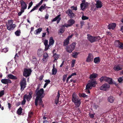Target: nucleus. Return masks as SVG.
I'll return each instance as SVG.
<instances>
[{
  "label": "nucleus",
  "instance_id": "f257e3e1",
  "mask_svg": "<svg viewBox=\"0 0 123 123\" xmlns=\"http://www.w3.org/2000/svg\"><path fill=\"white\" fill-rule=\"evenodd\" d=\"M44 92V90L43 88H41L37 91H35V93L36 97L35 100V103L36 106H37L38 105L42 106V107H44V105L43 103L42 99L44 97L43 95Z\"/></svg>",
  "mask_w": 123,
  "mask_h": 123
},
{
  "label": "nucleus",
  "instance_id": "f03ea898",
  "mask_svg": "<svg viewBox=\"0 0 123 123\" xmlns=\"http://www.w3.org/2000/svg\"><path fill=\"white\" fill-rule=\"evenodd\" d=\"M13 20H9L6 24V27L8 30L11 31L14 30L16 26V25L13 24Z\"/></svg>",
  "mask_w": 123,
  "mask_h": 123
},
{
  "label": "nucleus",
  "instance_id": "7ed1b4c3",
  "mask_svg": "<svg viewBox=\"0 0 123 123\" xmlns=\"http://www.w3.org/2000/svg\"><path fill=\"white\" fill-rule=\"evenodd\" d=\"M72 101L74 103L75 105L77 107H79L81 104L80 99L78 97L76 96V95L73 93L72 95Z\"/></svg>",
  "mask_w": 123,
  "mask_h": 123
},
{
  "label": "nucleus",
  "instance_id": "20e7f679",
  "mask_svg": "<svg viewBox=\"0 0 123 123\" xmlns=\"http://www.w3.org/2000/svg\"><path fill=\"white\" fill-rule=\"evenodd\" d=\"M97 84V82L96 80L93 79L90 80L89 81V83L86 84V89H91L92 87H95Z\"/></svg>",
  "mask_w": 123,
  "mask_h": 123
},
{
  "label": "nucleus",
  "instance_id": "39448f33",
  "mask_svg": "<svg viewBox=\"0 0 123 123\" xmlns=\"http://www.w3.org/2000/svg\"><path fill=\"white\" fill-rule=\"evenodd\" d=\"M87 36L88 40L92 43L98 41L100 39V37L98 36L95 37L91 36H89L88 34H87Z\"/></svg>",
  "mask_w": 123,
  "mask_h": 123
},
{
  "label": "nucleus",
  "instance_id": "423d86ee",
  "mask_svg": "<svg viewBox=\"0 0 123 123\" xmlns=\"http://www.w3.org/2000/svg\"><path fill=\"white\" fill-rule=\"evenodd\" d=\"M75 45V43H73L70 45L67 46L66 48V51L69 53H71L74 49Z\"/></svg>",
  "mask_w": 123,
  "mask_h": 123
},
{
  "label": "nucleus",
  "instance_id": "0eeeda50",
  "mask_svg": "<svg viewBox=\"0 0 123 123\" xmlns=\"http://www.w3.org/2000/svg\"><path fill=\"white\" fill-rule=\"evenodd\" d=\"M20 90L22 91L25 88L26 85V79L25 78H23L21 80L20 82Z\"/></svg>",
  "mask_w": 123,
  "mask_h": 123
},
{
  "label": "nucleus",
  "instance_id": "6e6552de",
  "mask_svg": "<svg viewBox=\"0 0 123 123\" xmlns=\"http://www.w3.org/2000/svg\"><path fill=\"white\" fill-rule=\"evenodd\" d=\"M32 72L31 69L25 68L24 69L23 73V76L26 77L29 76Z\"/></svg>",
  "mask_w": 123,
  "mask_h": 123
},
{
  "label": "nucleus",
  "instance_id": "1a4fd4ad",
  "mask_svg": "<svg viewBox=\"0 0 123 123\" xmlns=\"http://www.w3.org/2000/svg\"><path fill=\"white\" fill-rule=\"evenodd\" d=\"M116 47L121 49H123V43L121 42L119 40H117L115 43Z\"/></svg>",
  "mask_w": 123,
  "mask_h": 123
},
{
  "label": "nucleus",
  "instance_id": "9d476101",
  "mask_svg": "<svg viewBox=\"0 0 123 123\" xmlns=\"http://www.w3.org/2000/svg\"><path fill=\"white\" fill-rule=\"evenodd\" d=\"M66 13L68 14L69 17L71 18H73L75 16V14L73 13L72 11L70 9H69L67 11Z\"/></svg>",
  "mask_w": 123,
  "mask_h": 123
},
{
  "label": "nucleus",
  "instance_id": "9b49d317",
  "mask_svg": "<svg viewBox=\"0 0 123 123\" xmlns=\"http://www.w3.org/2000/svg\"><path fill=\"white\" fill-rule=\"evenodd\" d=\"M110 87V85L108 84L105 83L103 84L100 87V90L106 91Z\"/></svg>",
  "mask_w": 123,
  "mask_h": 123
},
{
  "label": "nucleus",
  "instance_id": "f8f14e48",
  "mask_svg": "<svg viewBox=\"0 0 123 123\" xmlns=\"http://www.w3.org/2000/svg\"><path fill=\"white\" fill-rule=\"evenodd\" d=\"M93 56L92 54L91 53H89L86 59V61L87 62H91L93 60Z\"/></svg>",
  "mask_w": 123,
  "mask_h": 123
},
{
  "label": "nucleus",
  "instance_id": "ddd939ff",
  "mask_svg": "<svg viewBox=\"0 0 123 123\" xmlns=\"http://www.w3.org/2000/svg\"><path fill=\"white\" fill-rule=\"evenodd\" d=\"M20 2L21 6V9L23 10H24L26 9L27 5L26 3L23 0H20Z\"/></svg>",
  "mask_w": 123,
  "mask_h": 123
},
{
  "label": "nucleus",
  "instance_id": "4468645a",
  "mask_svg": "<svg viewBox=\"0 0 123 123\" xmlns=\"http://www.w3.org/2000/svg\"><path fill=\"white\" fill-rule=\"evenodd\" d=\"M32 92H29L28 95H27L26 94H25L23 97L25 99H26L28 101H29L32 98Z\"/></svg>",
  "mask_w": 123,
  "mask_h": 123
},
{
  "label": "nucleus",
  "instance_id": "2eb2a0df",
  "mask_svg": "<svg viewBox=\"0 0 123 123\" xmlns=\"http://www.w3.org/2000/svg\"><path fill=\"white\" fill-rule=\"evenodd\" d=\"M1 82L2 83L4 84L8 85L9 84L12 83L11 80L8 79H4L1 80Z\"/></svg>",
  "mask_w": 123,
  "mask_h": 123
},
{
  "label": "nucleus",
  "instance_id": "dca6fc26",
  "mask_svg": "<svg viewBox=\"0 0 123 123\" xmlns=\"http://www.w3.org/2000/svg\"><path fill=\"white\" fill-rule=\"evenodd\" d=\"M95 6L97 8H101L103 6V3L100 0H98L96 2Z\"/></svg>",
  "mask_w": 123,
  "mask_h": 123
},
{
  "label": "nucleus",
  "instance_id": "f3484780",
  "mask_svg": "<svg viewBox=\"0 0 123 123\" xmlns=\"http://www.w3.org/2000/svg\"><path fill=\"white\" fill-rule=\"evenodd\" d=\"M80 7L82 10H84L88 6V3H85L83 2L80 4Z\"/></svg>",
  "mask_w": 123,
  "mask_h": 123
},
{
  "label": "nucleus",
  "instance_id": "a211bd4d",
  "mask_svg": "<svg viewBox=\"0 0 123 123\" xmlns=\"http://www.w3.org/2000/svg\"><path fill=\"white\" fill-rule=\"evenodd\" d=\"M116 26V24L115 23H113L109 25L108 26V29L110 30L111 29L113 30L115 28Z\"/></svg>",
  "mask_w": 123,
  "mask_h": 123
},
{
  "label": "nucleus",
  "instance_id": "6ab92c4d",
  "mask_svg": "<svg viewBox=\"0 0 123 123\" xmlns=\"http://www.w3.org/2000/svg\"><path fill=\"white\" fill-rule=\"evenodd\" d=\"M7 78L9 79H11L12 80H16L17 79V78L16 76H14L11 74H9L7 76Z\"/></svg>",
  "mask_w": 123,
  "mask_h": 123
},
{
  "label": "nucleus",
  "instance_id": "aec40b11",
  "mask_svg": "<svg viewBox=\"0 0 123 123\" xmlns=\"http://www.w3.org/2000/svg\"><path fill=\"white\" fill-rule=\"evenodd\" d=\"M98 75L96 73H93L92 74H91L89 77V78L91 80L93 79H95L98 77Z\"/></svg>",
  "mask_w": 123,
  "mask_h": 123
},
{
  "label": "nucleus",
  "instance_id": "412c9836",
  "mask_svg": "<svg viewBox=\"0 0 123 123\" xmlns=\"http://www.w3.org/2000/svg\"><path fill=\"white\" fill-rule=\"evenodd\" d=\"M49 58V55L47 53H44L43 55V58L42 60L43 61H45L47 60Z\"/></svg>",
  "mask_w": 123,
  "mask_h": 123
},
{
  "label": "nucleus",
  "instance_id": "4be33fe9",
  "mask_svg": "<svg viewBox=\"0 0 123 123\" xmlns=\"http://www.w3.org/2000/svg\"><path fill=\"white\" fill-rule=\"evenodd\" d=\"M122 67H120L119 65L115 66L114 67V69L116 71H118L122 70Z\"/></svg>",
  "mask_w": 123,
  "mask_h": 123
},
{
  "label": "nucleus",
  "instance_id": "5701e85b",
  "mask_svg": "<svg viewBox=\"0 0 123 123\" xmlns=\"http://www.w3.org/2000/svg\"><path fill=\"white\" fill-rule=\"evenodd\" d=\"M115 99V98L112 96H110L108 98V101L110 103H112Z\"/></svg>",
  "mask_w": 123,
  "mask_h": 123
},
{
  "label": "nucleus",
  "instance_id": "b1692460",
  "mask_svg": "<svg viewBox=\"0 0 123 123\" xmlns=\"http://www.w3.org/2000/svg\"><path fill=\"white\" fill-rule=\"evenodd\" d=\"M105 82H107L109 84H111L113 83L112 79L107 77Z\"/></svg>",
  "mask_w": 123,
  "mask_h": 123
},
{
  "label": "nucleus",
  "instance_id": "393cba45",
  "mask_svg": "<svg viewBox=\"0 0 123 123\" xmlns=\"http://www.w3.org/2000/svg\"><path fill=\"white\" fill-rule=\"evenodd\" d=\"M54 40L53 39V37H51L49 40V44L51 46V45H53L54 43Z\"/></svg>",
  "mask_w": 123,
  "mask_h": 123
},
{
  "label": "nucleus",
  "instance_id": "a878e982",
  "mask_svg": "<svg viewBox=\"0 0 123 123\" xmlns=\"http://www.w3.org/2000/svg\"><path fill=\"white\" fill-rule=\"evenodd\" d=\"M94 62L96 64H98L100 62V59L99 57H96L94 58Z\"/></svg>",
  "mask_w": 123,
  "mask_h": 123
},
{
  "label": "nucleus",
  "instance_id": "bb28decb",
  "mask_svg": "<svg viewBox=\"0 0 123 123\" xmlns=\"http://www.w3.org/2000/svg\"><path fill=\"white\" fill-rule=\"evenodd\" d=\"M69 37L65 39L63 42V45L65 46L68 44L69 43Z\"/></svg>",
  "mask_w": 123,
  "mask_h": 123
},
{
  "label": "nucleus",
  "instance_id": "cd10ccee",
  "mask_svg": "<svg viewBox=\"0 0 123 123\" xmlns=\"http://www.w3.org/2000/svg\"><path fill=\"white\" fill-rule=\"evenodd\" d=\"M60 95V93L58 92L56 98L55 100V103L56 105H57V104L58 103V100L59 99V98Z\"/></svg>",
  "mask_w": 123,
  "mask_h": 123
},
{
  "label": "nucleus",
  "instance_id": "c85d7f7f",
  "mask_svg": "<svg viewBox=\"0 0 123 123\" xmlns=\"http://www.w3.org/2000/svg\"><path fill=\"white\" fill-rule=\"evenodd\" d=\"M75 22V21L73 19H70L68 21V23L70 25L69 26H72Z\"/></svg>",
  "mask_w": 123,
  "mask_h": 123
},
{
  "label": "nucleus",
  "instance_id": "c756f323",
  "mask_svg": "<svg viewBox=\"0 0 123 123\" xmlns=\"http://www.w3.org/2000/svg\"><path fill=\"white\" fill-rule=\"evenodd\" d=\"M42 30V28H39L35 31L34 32V33L36 35L39 34Z\"/></svg>",
  "mask_w": 123,
  "mask_h": 123
},
{
  "label": "nucleus",
  "instance_id": "7c9ffc66",
  "mask_svg": "<svg viewBox=\"0 0 123 123\" xmlns=\"http://www.w3.org/2000/svg\"><path fill=\"white\" fill-rule=\"evenodd\" d=\"M107 77L105 76H102L99 78V80L100 82H102L103 81H106Z\"/></svg>",
  "mask_w": 123,
  "mask_h": 123
},
{
  "label": "nucleus",
  "instance_id": "2f4dec72",
  "mask_svg": "<svg viewBox=\"0 0 123 123\" xmlns=\"http://www.w3.org/2000/svg\"><path fill=\"white\" fill-rule=\"evenodd\" d=\"M39 6L37 4L36 5V6H34L33 8L31 10L30 12H29L30 13L36 10H37Z\"/></svg>",
  "mask_w": 123,
  "mask_h": 123
},
{
  "label": "nucleus",
  "instance_id": "473e14b6",
  "mask_svg": "<svg viewBox=\"0 0 123 123\" xmlns=\"http://www.w3.org/2000/svg\"><path fill=\"white\" fill-rule=\"evenodd\" d=\"M79 53H77L75 52H74L72 54V56L73 57L75 58H76L77 57V55H78Z\"/></svg>",
  "mask_w": 123,
  "mask_h": 123
},
{
  "label": "nucleus",
  "instance_id": "72a5a7b5",
  "mask_svg": "<svg viewBox=\"0 0 123 123\" xmlns=\"http://www.w3.org/2000/svg\"><path fill=\"white\" fill-rule=\"evenodd\" d=\"M37 55L39 56H40L42 55L43 53L42 50L40 49H38L37 51Z\"/></svg>",
  "mask_w": 123,
  "mask_h": 123
},
{
  "label": "nucleus",
  "instance_id": "f704fd0d",
  "mask_svg": "<svg viewBox=\"0 0 123 123\" xmlns=\"http://www.w3.org/2000/svg\"><path fill=\"white\" fill-rule=\"evenodd\" d=\"M53 56L54 57V58L55 59L54 61L57 60L59 57V55L56 53L54 54Z\"/></svg>",
  "mask_w": 123,
  "mask_h": 123
},
{
  "label": "nucleus",
  "instance_id": "c9c22d12",
  "mask_svg": "<svg viewBox=\"0 0 123 123\" xmlns=\"http://www.w3.org/2000/svg\"><path fill=\"white\" fill-rule=\"evenodd\" d=\"M21 32L20 30H17L15 32V34L17 36H19L20 35Z\"/></svg>",
  "mask_w": 123,
  "mask_h": 123
},
{
  "label": "nucleus",
  "instance_id": "e433bc0d",
  "mask_svg": "<svg viewBox=\"0 0 123 123\" xmlns=\"http://www.w3.org/2000/svg\"><path fill=\"white\" fill-rule=\"evenodd\" d=\"M22 108L21 107H20L17 110V113L19 115H21L22 113Z\"/></svg>",
  "mask_w": 123,
  "mask_h": 123
},
{
  "label": "nucleus",
  "instance_id": "4c0bfd02",
  "mask_svg": "<svg viewBox=\"0 0 123 123\" xmlns=\"http://www.w3.org/2000/svg\"><path fill=\"white\" fill-rule=\"evenodd\" d=\"M46 6V4H44V6L43 5H42L39 9V10L41 12H42L43 11L42 9H44L45 8V6Z\"/></svg>",
  "mask_w": 123,
  "mask_h": 123
},
{
  "label": "nucleus",
  "instance_id": "58836bf2",
  "mask_svg": "<svg viewBox=\"0 0 123 123\" xmlns=\"http://www.w3.org/2000/svg\"><path fill=\"white\" fill-rule=\"evenodd\" d=\"M79 96L80 97H83L84 98H85L86 97H87V95H86V94L83 93H79Z\"/></svg>",
  "mask_w": 123,
  "mask_h": 123
},
{
  "label": "nucleus",
  "instance_id": "ea45409f",
  "mask_svg": "<svg viewBox=\"0 0 123 123\" xmlns=\"http://www.w3.org/2000/svg\"><path fill=\"white\" fill-rule=\"evenodd\" d=\"M60 14L59 15H57L56 17H55L52 20V21L54 22L57 20L59 19V18L60 17Z\"/></svg>",
  "mask_w": 123,
  "mask_h": 123
},
{
  "label": "nucleus",
  "instance_id": "a19ab883",
  "mask_svg": "<svg viewBox=\"0 0 123 123\" xmlns=\"http://www.w3.org/2000/svg\"><path fill=\"white\" fill-rule=\"evenodd\" d=\"M52 74L53 75H55L57 72V69H53L52 70Z\"/></svg>",
  "mask_w": 123,
  "mask_h": 123
},
{
  "label": "nucleus",
  "instance_id": "79ce46f5",
  "mask_svg": "<svg viewBox=\"0 0 123 123\" xmlns=\"http://www.w3.org/2000/svg\"><path fill=\"white\" fill-rule=\"evenodd\" d=\"M118 81V82L120 83L123 82V76L117 78Z\"/></svg>",
  "mask_w": 123,
  "mask_h": 123
},
{
  "label": "nucleus",
  "instance_id": "37998d69",
  "mask_svg": "<svg viewBox=\"0 0 123 123\" xmlns=\"http://www.w3.org/2000/svg\"><path fill=\"white\" fill-rule=\"evenodd\" d=\"M33 113L32 112H31L29 114L28 117V119L30 120L31 117V115L33 114Z\"/></svg>",
  "mask_w": 123,
  "mask_h": 123
},
{
  "label": "nucleus",
  "instance_id": "c03bdc74",
  "mask_svg": "<svg viewBox=\"0 0 123 123\" xmlns=\"http://www.w3.org/2000/svg\"><path fill=\"white\" fill-rule=\"evenodd\" d=\"M81 18L83 20L88 19H89V18L88 17L84 15H83L82 16Z\"/></svg>",
  "mask_w": 123,
  "mask_h": 123
},
{
  "label": "nucleus",
  "instance_id": "a18cd8bd",
  "mask_svg": "<svg viewBox=\"0 0 123 123\" xmlns=\"http://www.w3.org/2000/svg\"><path fill=\"white\" fill-rule=\"evenodd\" d=\"M33 4V2L31 1L29 4V6L28 8V9H29L32 5Z\"/></svg>",
  "mask_w": 123,
  "mask_h": 123
},
{
  "label": "nucleus",
  "instance_id": "49530a36",
  "mask_svg": "<svg viewBox=\"0 0 123 123\" xmlns=\"http://www.w3.org/2000/svg\"><path fill=\"white\" fill-rule=\"evenodd\" d=\"M32 62L34 64H35V63H36V62H37V58H33L32 59Z\"/></svg>",
  "mask_w": 123,
  "mask_h": 123
},
{
  "label": "nucleus",
  "instance_id": "de8ad7c7",
  "mask_svg": "<svg viewBox=\"0 0 123 123\" xmlns=\"http://www.w3.org/2000/svg\"><path fill=\"white\" fill-rule=\"evenodd\" d=\"M67 74H64L63 76L62 80L63 82H64L65 81L66 78L67 77Z\"/></svg>",
  "mask_w": 123,
  "mask_h": 123
},
{
  "label": "nucleus",
  "instance_id": "09e8293b",
  "mask_svg": "<svg viewBox=\"0 0 123 123\" xmlns=\"http://www.w3.org/2000/svg\"><path fill=\"white\" fill-rule=\"evenodd\" d=\"M26 102V100L23 97V100L22 101L21 103V104L22 105H24L25 103Z\"/></svg>",
  "mask_w": 123,
  "mask_h": 123
},
{
  "label": "nucleus",
  "instance_id": "8fccbe9b",
  "mask_svg": "<svg viewBox=\"0 0 123 123\" xmlns=\"http://www.w3.org/2000/svg\"><path fill=\"white\" fill-rule=\"evenodd\" d=\"M24 10H23L21 9V11L19 12L18 13V15L19 16H20L21 15L22 13L24 12Z\"/></svg>",
  "mask_w": 123,
  "mask_h": 123
},
{
  "label": "nucleus",
  "instance_id": "3c124183",
  "mask_svg": "<svg viewBox=\"0 0 123 123\" xmlns=\"http://www.w3.org/2000/svg\"><path fill=\"white\" fill-rule=\"evenodd\" d=\"M50 46V45H47L46 46H45V50L46 51L48 50Z\"/></svg>",
  "mask_w": 123,
  "mask_h": 123
},
{
  "label": "nucleus",
  "instance_id": "603ef678",
  "mask_svg": "<svg viewBox=\"0 0 123 123\" xmlns=\"http://www.w3.org/2000/svg\"><path fill=\"white\" fill-rule=\"evenodd\" d=\"M4 90H3L0 92V97H2L4 94Z\"/></svg>",
  "mask_w": 123,
  "mask_h": 123
},
{
  "label": "nucleus",
  "instance_id": "864d4df0",
  "mask_svg": "<svg viewBox=\"0 0 123 123\" xmlns=\"http://www.w3.org/2000/svg\"><path fill=\"white\" fill-rule=\"evenodd\" d=\"M121 21L123 23V18L121 20ZM120 31L123 33V26H122L121 28Z\"/></svg>",
  "mask_w": 123,
  "mask_h": 123
},
{
  "label": "nucleus",
  "instance_id": "5fc2aeb1",
  "mask_svg": "<svg viewBox=\"0 0 123 123\" xmlns=\"http://www.w3.org/2000/svg\"><path fill=\"white\" fill-rule=\"evenodd\" d=\"M44 44L45 46L48 44V40L46 39H45L44 41Z\"/></svg>",
  "mask_w": 123,
  "mask_h": 123
},
{
  "label": "nucleus",
  "instance_id": "6e6d98bb",
  "mask_svg": "<svg viewBox=\"0 0 123 123\" xmlns=\"http://www.w3.org/2000/svg\"><path fill=\"white\" fill-rule=\"evenodd\" d=\"M71 8L73 10L76 11L77 10V9L76 7H75L74 6H72L71 7Z\"/></svg>",
  "mask_w": 123,
  "mask_h": 123
},
{
  "label": "nucleus",
  "instance_id": "4d7b16f0",
  "mask_svg": "<svg viewBox=\"0 0 123 123\" xmlns=\"http://www.w3.org/2000/svg\"><path fill=\"white\" fill-rule=\"evenodd\" d=\"M64 31V29L63 28H62L60 29L59 30V32L61 33V34H62L63 33Z\"/></svg>",
  "mask_w": 123,
  "mask_h": 123
},
{
  "label": "nucleus",
  "instance_id": "13d9d810",
  "mask_svg": "<svg viewBox=\"0 0 123 123\" xmlns=\"http://www.w3.org/2000/svg\"><path fill=\"white\" fill-rule=\"evenodd\" d=\"M95 113H94V114H91L90 113H89V116L91 118H93L94 117V115Z\"/></svg>",
  "mask_w": 123,
  "mask_h": 123
},
{
  "label": "nucleus",
  "instance_id": "bf43d9fd",
  "mask_svg": "<svg viewBox=\"0 0 123 123\" xmlns=\"http://www.w3.org/2000/svg\"><path fill=\"white\" fill-rule=\"evenodd\" d=\"M40 84H39L37 86V89H36L35 91H37L39 90L40 87Z\"/></svg>",
  "mask_w": 123,
  "mask_h": 123
},
{
  "label": "nucleus",
  "instance_id": "052dcab7",
  "mask_svg": "<svg viewBox=\"0 0 123 123\" xmlns=\"http://www.w3.org/2000/svg\"><path fill=\"white\" fill-rule=\"evenodd\" d=\"M43 1L44 0H41L40 2L37 4L39 6H40L42 4Z\"/></svg>",
  "mask_w": 123,
  "mask_h": 123
},
{
  "label": "nucleus",
  "instance_id": "680f3d73",
  "mask_svg": "<svg viewBox=\"0 0 123 123\" xmlns=\"http://www.w3.org/2000/svg\"><path fill=\"white\" fill-rule=\"evenodd\" d=\"M45 82L46 83L49 84V83L50 82V81L49 80H46L45 81Z\"/></svg>",
  "mask_w": 123,
  "mask_h": 123
},
{
  "label": "nucleus",
  "instance_id": "e2e57ef3",
  "mask_svg": "<svg viewBox=\"0 0 123 123\" xmlns=\"http://www.w3.org/2000/svg\"><path fill=\"white\" fill-rule=\"evenodd\" d=\"M77 75L76 73H73L72 74L70 75L69 76L71 78L72 76L74 75Z\"/></svg>",
  "mask_w": 123,
  "mask_h": 123
},
{
  "label": "nucleus",
  "instance_id": "0e129e2a",
  "mask_svg": "<svg viewBox=\"0 0 123 123\" xmlns=\"http://www.w3.org/2000/svg\"><path fill=\"white\" fill-rule=\"evenodd\" d=\"M75 60H73L72 61V64H73V66H71L72 67H73L74 66V64L75 63Z\"/></svg>",
  "mask_w": 123,
  "mask_h": 123
},
{
  "label": "nucleus",
  "instance_id": "69168bd1",
  "mask_svg": "<svg viewBox=\"0 0 123 123\" xmlns=\"http://www.w3.org/2000/svg\"><path fill=\"white\" fill-rule=\"evenodd\" d=\"M8 107L10 109V108L12 107V105L9 103H8Z\"/></svg>",
  "mask_w": 123,
  "mask_h": 123
},
{
  "label": "nucleus",
  "instance_id": "338daca9",
  "mask_svg": "<svg viewBox=\"0 0 123 123\" xmlns=\"http://www.w3.org/2000/svg\"><path fill=\"white\" fill-rule=\"evenodd\" d=\"M86 93H90V92L89 91V89H86Z\"/></svg>",
  "mask_w": 123,
  "mask_h": 123
},
{
  "label": "nucleus",
  "instance_id": "774afa93",
  "mask_svg": "<svg viewBox=\"0 0 123 123\" xmlns=\"http://www.w3.org/2000/svg\"><path fill=\"white\" fill-rule=\"evenodd\" d=\"M43 77V75H41L40 76L39 78V80H42Z\"/></svg>",
  "mask_w": 123,
  "mask_h": 123
}]
</instances>
